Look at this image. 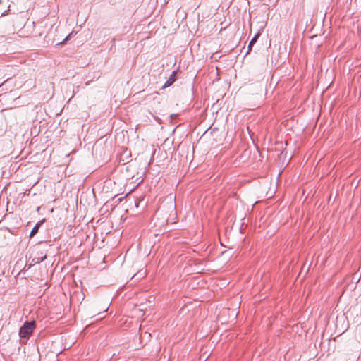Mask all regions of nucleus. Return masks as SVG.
<instances>
[{"label":"nucleus","instance_id":"nucleus-1","mask_svg":"<svg viewBox=\"0 0 361 361\" xmlns=\"http://www.w3.org/2000/svg\"><path fill=\"white\" fill-rule=\"evenodd\" d=\"M36 326L35 321L25 322L22 327L19 330V336L21 338H27L33 332Z\"/></svg>","mask_w":361,"mask_h":361},{"label":"nucleus","instance_id":"nucleus-2","mask_svg":"<svg viewBox=\"0 0 361 361\" xmlns=\"http://www.w3.org/2000/svg\"><path fill=\"white\" fill-rule=\"evenodd\" d=\"M259 37V35H256L252 39L251 41L249 43V45H248V51H247V53L251 50L252 49V47L253 46V44L257 42V38Z\"/></svg>","mask_w":361,"mask_h":361},{"label":"nucleus","instance_id":"nucleus-3","mask_svg":"<svg viewBox=\"0 0 361 361\" xmlns=\"http://www.w3.org/2000/svg\"><path fill=\"white\" fill-rule=\"evenodd\" d=\"M46 255H44V256H42V257H35L32 259V262L34 264H38V263H40L42 262H43L45 259H46Z\"/></svg>","mask_w":361,"mask_h":361},{"label":"nucleus","instance_id":"nucleus-4","mask_svg":"<svg viewBox=\"0 0 361 361\" xmlns=\"http://www.w3.org/2000/svg\"><path fill=\"white\" fill-rule=\"evenodd\" d=\"M38 228H39L38 225L35 226L32 228V230L31 231L30 235L32 237V236H33L34 235H35V234L37 233V231H38Z\"/></svg>","mask_w":361,"mask_h":361},{"label":"nucleus","instance_id":"nucleus-5","mask_svg":"<svg viewBox=\"0 0 361 361\" xmlns=\"http://www.w3.org/2000/svg\"><path fill=\"white\" fill-rule=\"evenodd\" d=\"M70 37H71V35H68V36L65 38V39L61 42V44H65L68 40H69Z\"/></svg>","mask_w":361,"mask_h":361},{"label":"nucleus","instance_id":"nucleus-6","mask_svg":"<svg viewBox=\"0 0 361 361\" xmlns=\"http://www.w3.org/2000/svg\"><path fill=\"white\" fill-rule=\"evenodd\" d=\"M175 74H176L175 71H173V74H172V75H171V76L175 75Z\"/></svg>","mask_w":361,"mask_h":361}]
</instances>
